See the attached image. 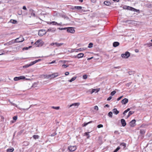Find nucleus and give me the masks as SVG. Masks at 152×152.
<instances>
[{"mask_svg": "<svg viewBox=\"0 0 152 152\" xmlns=\"http://www.w3.org/2000/svg\"><path fill=\"white\" fill-rule=\"evenodd\" d=\"M130 56V53L128 51H126L124 54H121V56L123 58H127Z\"/></svg>", "mask_w": 152, "mask_h": 152, "instance_id": "f257e3e1", "label": "nucleus"}, {"mask_svg": "<svg viewBox=\"0 0 152 152\" xmlns=\"http://www.w3.org/2000/svg\"><path fill=\"white\" fill-rule=\"evenodd\" d=\"M24 40V38L22 36H20L19 37L16 38L15 41V43L20 42H23Z\"/></svg>", "mask_w": 152, "mask_h": 152, "instance_id": "f03ea898", "label": "nucleus"}, {"mask_svg": "<svg viewBox=\"0 0 152 152\" xmlns=\"http://www.w3.org/2000/svg\"><path fill=\"white\" fill-rule=\"evenodd\" d=\"M47 32L45 30L40 29L39 31L38 35L39 36H42L46 34Z\"/></svg>", "mask_w": 152, "mask_h": 152, "instance_id": "7ed1b4c3", "label": "nucleus"}, {"mask_svg": "<svg viewBox=\"0 0 152 152\" xmlns=\"http://www.w3.org/2000/svg\"><path fill=\"white\" fill-rule=\"evenodd\" d=\"M68 149L70 151H73L76 150L77 147L76 145L69 146L68 147Z\"/></svg>", "mask_w": 152, "mask_h": 152, "instance_id": "20e7f679", "label": "nucleus"}, {"mask_svg": "<svg viewBox=\"0 0 152 152\" xmlns=\"http://www.w3.org/2000/svg\"><path fill=\"white\" fill-rule=\"evenodd\" d=\"M26 79L25 77L23 76H20L19 77H16L14 78V80L15 81H18L20 80L24 79Z\"/></svg>", "mask_w": 152, "mask_h": 152, "instance_id": "39448f33", "label": "nucleus"}, {"mask_svg": "<svg viewBox=\"0 0 152 152\" xmlns=\"http://www.w3.org/2000/svg\"><path fill=\"white\" fill-rule=\"evenodd\" d=\"M67 31L69 33H73L75 32V30L74 28L72 27L67 28Z\"/></svg>", "mask_w": 152, "mask_h": 152, "instance_id": "423d86ee", "label": "nucleus"}, {"mask_svg": "<svg viewBox=\"0 0 152 152\" xmlns=\"http://www.w3.org/2000/svg\"><path fill=\"white\" fill-rule=\"evenodd\" d=\"M84 54L83 53H80L78 54L77 55H75L74 56L75 58H80L83 57L84 56Z\"/></svg>", "mask_w": 152, "mask_h": 152, "instance_id": "0eeeda50", "label": "nucleus"}, {"mask_svg": "<svg viewBox=\"0 0 152 152\" xmlns=\"http://www.w3.org/2000/svg\"><path fill=\"white\" fill-rule=\"evenodd\" d=\"M56 30V28H50L48 29L47 32H51L52 33L55 32Z\"/></svg>", "mask_w": 152, "mask_h": 152, "instance_id": "6e6552de", "label": "nucleus"}, {"mask_svg": "<svg viewBox=\"0 0 152 152\" xmlns=\"http://www.w3.org/2000/svg\"><path fill=\"white\" fill-rule=\"evenodd\" d=\"M136 121L135 119H133L129 123V125L131 127H134V124L135 123Z\"/></svg>", "mask_w": 152, "mask_h": 152, "instance_id": "1a4fd4ad", "label": "nucleus"}, {"mask_svg": "<svg viewBox=\"0 0 152 152\" xmlns=\"http://www.w3.org/2000/svg\"><path fill=\"white\" fill-rule=\"evenodd\" d=\"M15 41L14 40H12L11 41H9V42H7L4 44V45H11L12 44H13L15 43Z\"/></svg>", "mask_w": 152, "mask_h": 152, "instance_id": "9d476101", "label": "nucleus"}, {"mask_svg": "<svg viewBox=\"0 0 152 152\" xmlns=\"http://www.w3.org/2000/svg\"><path fill=\"white\" fill-rule=\"evenodd\" d=\"M51 78H54L58 76V73L57 72L54 73L50 75Z\"/></svg>", "mask_w": 152, "mask_h": 152, "instance_id": "9b49d317", "label": "nucleus"}, {"mask_svg": "<svg viewBox=\"0 0 152 152\" xmlns=\"http://www.w3.org/2000/svg\"><path fill=\"white\" fill-rule=\"evenodd\" d=\"M128 102V99L127 98H124L121 101V103L122 104H125Z\"/></svg>", "mask_w": 152, "mask_h": 152, "instance_id": "f8f14e48", "label": "nucleus"}, {"mask_svg": "<svg viewBox=\"0 0 152 152\" xmlns=\"http://www.w3.org/2000/svg\"><path fill=\"white\" fill-rule=\"evenodd\" d=\"M90 132H86L84 134V136H86V138L87 139H89L90 137V136L89 134L90 133Z\"/></svg>", "mask_w": 152, "mask_h": 152, "instance_id": "ddd939ff", "label": "nucleus"}, {"mask_svg": "<svg viewBox=\"0 0 152 152\" xmlns=\"http://www.w3.org/2000/svg\"><path fill=\"white\" fill-rule=\"evenodd\" d=\"M121 123L123 126H125L126 125V123L125 120L124 119H121Z\"/></svg>", "mask_w": 152, "mask_h": 152, "instance_id": "4468645a", "label": "nucleus"}, {"mask_svg": "<svg viewBox=\"0 0 152 152\" xmlns=\"http://www.w3.org/2000/svg\"><path fill=\"white\" fill-rule=\"evenodd\" d=\"M80 104L79 103H75L72 104H71L70 106V107H72V106H74L75 107H77L80 105Z\"/></svg>", "mask_w": 152, "mask_h": 152, "instance_id": "2eb2a0df", "label": "nucleus"}, {"mask_svg": "<svg viewBox=\"0 0 152 152\" xmlns=\"http://www.w3.org/2000/svg\"><path fill=\"white\" fill-rule=\"evenodd\" d=\"M29 11L30 12L31 15L32 16H33L34 17L35 16V14L34 13V11L32 9H30L29 10Z\"/></svg>", "mask_w": 152, "mask_h": 152, "instance_id": "dca6fc26", "label": "nucleus"}, {"mask_svg": "<svg viewBox=\"0 0 152 152\" xmlns=\"http://www.w3.org/2000/svg\"><path fill=\"white\" fill-rule=\"evenodd\" d=\"M82 7L81 6H74L72 9L73 10L77 9L78 10H80L82 9Z\"/></svg>", "mask_w": 152, "mask_h": 152, "instance_id": "f3484780", "label": "nucleus"}, {"mask_svg": "<svg viewBox=\"0 0 152 152\" xmlns=\"http://www.w3.org/2000/svg\"><path fill=\"white\" fill-rule=\"evenodd\" d=\"M119 43L118 42H115L113 43V46L114 47H116L119 45Z\"/></svg>", "mask_w": 152, "mask_h": 152, "instance_id": "a211bd4d", "label": "nucleus"}, {"mask_svg": "<svg viewBox=\"0 0 152 152\" xmlns=\"http://www.w3.org/2000/svg\"><path fill=\"white\" fill-rule=\"evenodd\" d=\"M113 113L115 115L118 114L119 113V111L116 108H114L113 110Z\"/></svg>", "mask_w": 152, "mask_h": 152, "instance_id": "6ab92c4d", "label": "nucleus"}, {"mask_svg": "<svg viewBox=\"0 0 152 152\" xmlns=\"http://www.w3.org/2000/svg\"><path fill=\"white\" fill-rule=\"evenodd\" d=\"M93 122V121H89V122H88V123L85 122V123H84V124H83L82 125V126L83 127L86 126L87 125H88V124H90V123H91Z\"/></svg>", "mask_w": 152, "mask_h": 152, "instance_id": "aec40b11", "label": "nucleus"}, {"mask_svg": "<svg viewBox=\"0 0 152 152\" xmlns=\"http://www.w3.org/2000/svg\"><path fill=\"white\" fill-rule=\"evenodd\" d=\"M104 4L107 6H109L111 4L110 2L108 1H105L104 2Z\"/></svg>", "mask_w": 152, "mask_h": 152, "instance_id": "412c9836", "label": "nucleus"}, {"mask_svg": "<svg viewBox=\"0 0 152 152\" xmlns=\"http://www.w3.org/2000/svg\"><path fill=\"white\" fill-rule=\"evenodd\" d=\"M134 113V111H130L129 112L128 115L127 116V118L129 117L131 115L133 114Z\"/></svg>", "mask_w": 152, "mask_h": 152, "instance_id": "4be33fe9", "label": "nucleus"}, {"mask_svg": "<svg viewBox=\"0 0 152 152\" xmlns=\"http://www.w3.org/2000/svg\"><path fill=\"white\" fill-rule=\"evenodd\" d=\"M140 133L141 134L144 135L145 133V131L144 129H141L140 130Z\"/></svg>", "mask_w": 152, "mask_h": 152, "instance_id": "5701e85b", "label": "nucleus"}, {"mask_svg": "<svg viewBox=\"0 0 152 152\" xmlns=\"http://www.w3.org/2000/svg\"><path fill=\"white\" fill-rule=\"evenodd\" d=\"M77 78V77H72L70 80H69V81L70 82H71L75 80Z\"/></svg>", "mask_w": 152, "mask_h": 152, "instance_id": "b1692460", "label": "nucleus"}, {"mask_svg": "<svg viewBox=\"0 0 152 152\" xmlns=\"http://www.w3.org/2000/svg\"><path fill=\"white\" fill-rule=\"evenodd\" d=\"M10 22L11 23L15 24L17 23V21L15 20L11 19L10 21Z\"/></svg>", "mask_w": 152, "mask_h": 152, "instance_id": "393cba45", "label": "nucleus"}, {"mask_svg": "<svg viewBox=\"0 0 152 152\" xmlns=\"http://www.w3.org/2000/svg\"><path fill=\"white\" fill-rule=\"evenodd\" d=\"M33 137L34 139H37L39 138V136L37 135H34L33 136Z\"/></svg>", "mask_w": 152, "mask_h": 152, "instance_id": "a878e982", "label": "nucleus"}, {"mask_svg": "<svg viewBox=\"0 0 152 152\" xmlns=\"http://www.w3.org/2000/svg\"><path fill=\"white\" fill-rule=\"evenodd\" d=\"M14 150L13 148H12L8 149L7 150V152H12Z\"/></svg>", "mask_w": 152, "mask_h": 152, "instance_id": "bb28decb", "label": "nucleus"}, {"mask_svg": "<svg viewBox=\"0 0 152 152\" xmlns=\"http://www.w3.org/2000/svg\"><path fill=\"white\" fill-rule=\"evenodd\" d=\"M131 10H132V11H134V12H138L139 11V10L136 9L135 8H134L133 7L131 8Z\"/></svg>", "mask_w": 152, "mask_h": 152, "instance_id": "cd10ccee", "label": "nucleus"}, {"mask_svg": "<svg viewBox=\"0 0 152 152\" xmlns=\"http://www.w3.org/2000/svg\"><path fill=\"white\" fill-rule=\"evenodd\" d=\"M31 66V65L30 63L29 64H26L25 65L23 66V68H27L30 66Z\"/></svg>", "mask_w": 152, "mask_h": 152, "instance_id": "c85d7f7f", "label": "nucleus"}, {"mask_svg": "<svg viewBox=\"0 0 152 152\" xmlns=\"http://www.w3.org/2000/svg\"><path fill=\"white\" fill-rule=\"evenodd\" d=\"M63 43H59L57 42H56V45L57 47H59L63 45Z\"/></svg>", "mask_w": 152, "mask_h": 152, "instance_id": "c756f323", "label": "nucleus"}, {"mask_svg": "<svg viewBox=\"0 0 152 152\" xmlns=\"http://www.w3.org/2000/svg\"><path fill=\"white\" fill-rule=\"evenodd\" d=\"M120 145L121 146H123L124 147V148L126 147V144L124 142H122L120 144Z\"/></svg>", "mask_w": 152, "mask_h": 152, "instance_id": "7c9ffc66", "label": "nucleus"}, {"mask_svg": "<svg viewBox=\"0 0 152 152\" xmlns=\"http://www.w3.org/2000/svg\"><path fill=\"white\" fill-rule=\"evenodd\" d=\"M93 44L92 43H90L88 45V48H91L93 47Z\"/></svg>", "mask_w": 152, "mask_h": 152, "instance_id": "2f4dec72", "label": "nucleus"}, {"mask_svg": "<svg viewBox=\"0 0 152 152\" xmlns=\"http://www.w3.org/2000/svg\"><path fill=\"white\" fill-rule=\"evenodd\" d=\"M40 41L39 40H37V41H36L35 43L34 44H35L36 45H37V46H38L40 44Z\"/></svg>", "mask_w": 152, "mask_h": 152, "instance_id": "473e14b6", "label": "nucleus"}, {"mask_svg": "<svg viewBox=\"0 0 152 152\" xmlns=\"http://www.w3.org/2000/svg\"><path fill=\"white\" fill-rule=\"evenodd\" d=\"M108 115L111 117L112 118V117L113 115V113L112 112H110L108 114Z\"/></svg>", "mask_w": 152, "mask_h": 152, "instance_id": "72a5a7b5", "label": "nucleus"}, {"mask_svg": "<svg viewBox=\"0 0 152 152\" xmlns=\"http://www.w3.org/2000/svg\"><path fill=\"white\" fill-rule=\"evenodd\" d=\"M50 23L51 24H53V25H57V24H58V23L57 22H56L55 21H53L51 22Z\"/></svg>", "mask_w": 152, "mask_h": 152, "instance_id": "f704fd0d", "label": "nucleus"}, {"mask_svg": "<svg viewBox=\"0 0 152 152\" xmlns=\"http://www.w3.org/2000/svg\"><path fill=\"white\" fill-rule=\"evenodd\" d=\"M51 108L53 109L58 110L60 108V107L59 106H57V107L52 106V107H51Z\"/></svg>", "mask_w": 152, "mask_h": 152, "instance_id": "c9c22d12", "label": "nucleus"}, {"mask_svg": "<svg viewBox=\"0 0 152 152\" xmlns=\"http://www.w3.org/2000/svg\"><path fill=\"white\" fill-rule=\"evenodd\" d=\"M60 16H61L63 18H68L66 15H64V14H61L60 15Z\"/></svg>", "mask_w": 152, "mask_h": 152, "instance_id": "e433bc0d", "label": "nucleus"}, {"mask_svg": "<svg viewBox=\"0 0 152 152\" xmlns=\"http://www.w3.org/2000/svg\"><path fill=\"white\" fill-rule=\"evenodd\" d=\"M120 149V147L119 146L118 147L116 148L114 151L113 152H117Z\"/></svg>", "mask_w": 152, "mask_h": 152, "instance_id": "4c0bfd02", "label": "nucleus"}, {"mask_svg": "<svg viewBox=\"0 0 152 152\" xmlns=\"http://www.w3.org/2000/svg\"><path fill=\"white\" fill-rule=\"evenodd\" d=\"M147 45L148 47H150V46H152L151 43H149L147 44H145L144 45Z\"/></svg>", "mask_w": 152, "mask_h": 152, "instance_id": "58836bf2", "label": "nucleus"}, {"mask_svg": "<svg viewBox=\"0 0 152 152\" xmlns=\"http://www.w3.org/2000/svg\"><path fill=\"white\" fill-rule=\"evenodd\" d=\"M37 62V60H36L34 61L31 62L30 63L31 64V65H32Z\"/></svg>", "mask_w": 152, "mask_h": 152, "instance_id": "ea45409f", "label": "nucleus"}, {"mask_svg": "<svg viewBox=\"0 0 152 152\" xmlns=\"http://www.w3.org/2000/svg\"><path fill=\"white\" fill-rule=\"evenodd\" d=\"M116 93L115 91H113L111 92L110 95L112 96L114 95Z\"/></svg>", "mask_w": 152, "mask_h": 152, "instance_id": "a19ab883", "label": "nucleus"}, {"mask_svg": "<svg viewBox=\"0 0 152 152\" xmlns=\"http://www.w3.org/2000/svg\"><path fill=\"white\" fill-rule=\"evenodd\" d=\"M58 29H59L60 30H67V28L66 27H65V28H58Z\"/></svg>", "mask_w": 152, "mask_h": 152, "instance_id": "79ce46f5", "label": "nucleus"}, {"mask_svg": "<svg viewBox=\"0 0 152 152\" xmlns=\"http://www.w3.org/2000/svg\"><path fill=\"white\" fill-rule=\"evenodd\" d=\"M87 75H84L83 76V79H86L87 78Z\"/></svg>", "mask_w": 152, "mask_h": 152, "instance_id": "37998d69", "label": "nucleus"}, {"mask_svg": "<svg viewBox=\"0 0 152 152\" xmlns=\"http://www.w3.org/2000/svg\"><path fill=\"white\" fill-rule=\"evenodd\" d=\"M128 73L129 75H132L134 73V72L133 71H129L128 72Z\"/></svg>", "mask_w": 152, "mask_h": 152, "instance_id": "c03bdc74", "label": "nucleus"}, {"mask_svg": "<svg viewBox=\"0 0 152 152\" xmlns=\"http://www.w3.org/2000/svg\"><path fill=\"white\" fill-rule=\"evenodd\" d=\"M103 127V125L102 124H100L99 125H98L97 126V127L98 128H100L102 127Z\"/></svg>", "mask_w": 152, "mask_h": 152, "instance_id": "a18cd8bd", "label": "nucleus"}, {"mask_svg": "<svg viewBox=\"0 0 152 152\" xmlns=\"http://www.w3.org/2000/svg\"><path fill=\"white\" fill-rule=\"evenodd\" d=\"M23 132H24L23 130H21L20 132H19L18 133V135H20V134H21L22 133H23Z\"/></svg>", "mask_w": 152, "mask_h": 152, "instance_id": "49530a36", "label": "nucleus"}, {"mask_svg": "<svg viewBox=\"0 0 152 152\" xmlns=\"http://www.w3.org/2000/svg\"><path fill=\"white\" fill-rule=\"evenodd\" d=\"M63 67H64L65 68H66L69 66L68 65H67L66 64H64L62 65Z\"/></svg>", "mask_w": 152, "mask_h": 152, "instance_id": "de8ad7c7", "label": "nucleus"}, {"mask_svg": "<svg viewBox=\"0 0 152 152\" xmlns=\"http://www.w3.org/2000/svg\"><path fill=\"white\" fill-rule=\"evenodd\" d=\"M127 7H127V9H126V10H130L132 11V10H130V9H131V8H132V7H129V6H127Z\"/></svg>", "mask_w": 152, "mask_h": 152, "instance_id": "09e8293b", "label": "nucleus"}, {"mask_svg": "<svg viewBox=\"0 0 152 152\" xmlns=\"http://www.w3.org/2000/svg\"><path fill=\"white\" fill-rule=\"evenodd\" d=\"M46 77L47 78V79H49V78H51V75H47Z\"/></svg>", "mask_w": 152, "mask_h": 152, "instance_id": "8fccbe9b", "label": "nucleus"}, {"mask_svg": "<svg viewBox=\"0 0 152 152\" xmlns=\"http://www.w3.org/2000/svg\"><path fill=\"white\" fill-rule=\"evenodd\" d=\"M13 119L15 121L17 119V116H14L13 118Z\"/></svg>", "mask_w": 152, "mask_h": 152, "instance_id": "3c124183", "label": "nucleus"}, {"mask_svg": "<svg viewBox=\"0 0 152 152\" xmlns=\"http://www.w3.org/2000/svg\"><path fill=\"white\" fill-rule=\"evenodd\" d=\"M127 7H127V6L124 5L123 7V8L124 9L126 10V9H127Z\"/></svg>", "mask_w": 152, "mask_h": 152, "instance_id": "603ef678", "label": "nucleus"}, {"mask_svg": "<svg viewBox=\"0 0 152 152\" xmlns=\"http://www.w3.org/2000/svg\"><path fill=\"white\" fill-rule=\"evenodd\" d=\"M94 109L95 110H98V107L97 106H95L94 107Z\"/></svg>", "mask_w": 152, "mask_h": 152, "instance_id": "864d4df0", "label": "nucleus"}, {"mask_svg": "<svg viewBox=\"0 0 152 152\" xmlns=\"http://www.w3.org/2000/svg\"><path fill=\"white\" fill-rule=\"evenodd\" d=\"M112 98V96H110L107 99V100L108 101H110L111 99Z\"/></svg>", "mask_w": 152, "mask_h": 152, "instance_id": "5fc2aeb1", "label": "nucleus"}, {"mask_svg": "<svg viewBox=\"0 0 152 152\" xmlns=\"http://www.w3.org/2000/svg\"><path fill=\"white\" fill-rule=\"evenodd\" d=\"M122 97L123 96H121L118 97L117 99V101H118L120 100L122 98Z\"/></svg>", "mask_w": 152, "mask_h": 152, "instance_id": "6e6d98bb", "label": "nucleus"}, {"mask_svg": "<svg viewBox=\"0 0 152 152\" xmlns=\"http://www.w3.org/2000/svg\"><path fill=\"white\" fill-rule=\"evenodd\" d=\"M28 47H25L23 48V50H28Z\"/></svg>", "mask_w": 152, "mask_h": 152, "instance_id": "4d7b16f0", "label": "nucleus"}, {"mask_svg": "<svg viewBox=\"0 0 152 152\" xmlns=\"http://www.w3.org/2000/svg\"><path fill=\"white\" fill-rule=\"evenodd\" d=\"M23 9L25 10H27V9L25 6H24L23 7Z\"/></svg>", "mask_w": 152, "mask_h": 152, "instance_id": "13d9d810", "label": "nucleus"}, {"mask_svg": "<svg viewBox=\"0 0 152 152\" xmlns=\"http://www.w3.org/2000/svg\"><path fill=\"white\" fill-rule=\"evenodd\" d=\"M3 54V51L2 50H0V55H2Z\"/></svg>", "mask_w": 152, "mask_h": 152, "instance_id": "bf43d9fd", "label": "nucleus"}, {"mask_svg": "<svg viewBox=\"0 0 152 152\" xmlns=\"http://www.w3.org/2000/svg\"><path fill=\"white\" fill-rule=\"evenodd\" d=\"M69 72H65V74L66 75H69Z\"/></svg>", "mask_w": 152, "mask_h": 152, "instance_id": "052dcab7", "label": "nucleus"}, {"mask_svg": "<svg viewBox=\"0 0 152 152\" xmlns=\"http://www.w3.org/2000/svg\"><path fill=\"white\" fill-rule=\"evenodd\" d=\"M127 112L126 111V110H125L124 112L123 113V114L124 115H126V113Z\"/></svg>", "mask_w": 152, "mask_h": 152, "instance_id": "680f3d73", "label": "nucleus"}, {"mask_svg": "<svg viewBox=\"0 0 152 152\" xmlns=\"http://www.w3.org/2000/svg\"><path fill=\"white\" fill-rule=\"evenodd\" d=\"M24 145H28V142H24Z\"/></svg>", "mask_w": 152, "mask_h": 152, "instance_id": "e2e57ef3", "label": "nucleus"}, {"mask_svg": "<svg viewBox=\"0 0 152 152\" xmlns=\"http://www.w3.org/2000/svg\"><path fill=\"white\" fill-rule=\"evenodd\" d=\"M50 45L51 46H53L54 45H56V42L55 43H52L50 44Z\"/></svg>", "mask_w": 152, "mask_h": 152, "instance_id": "0e129e2a", "label": "nucleus"}, {"mask_svg": "<svg viewBox=\"0 0 152 152\" xmlns=\"http://www.w3.org/2000/svg\"><path fill=\"white\" fill-rule=\"evenodd\" d=\"M93 57H91V58H88V59H87V60H91V59H92L93 58Z\"/></svg>", "mask_w": 152, "mask_h": 152, "instance_id": "69168bd1", "label": "nucleus"}, {"mask_svg": "<svg viewBox=\"0 0 152 152\" xmlns=\"http://www.w3.org/2000/svg\"><path fill=\"white\" fill-rule=\"evenodd\" d=\"M10 103L12 104V105L14 106H17L16 105V104H15L12 103V102H10Z\"/></svg>", "mask_w": 152, "mask_h": 152, "instance_id": "338daca9", "label": "nucleus"}, {"mask_svg": "<svg viewBox=\"0 0 152 152\" xmlns=\"http://www.w3.org/2000/svg\"><path fill=\"white\" fill-rule=\"evenodd\" d=\"M95 89H93L92 90V91H91V93L92 94L94 92H95Z\"/></svg>", "mask_w": 152, "mask_h": 152, "instance_id": "774afa93", "label": "nucleus"}]
</instances>
